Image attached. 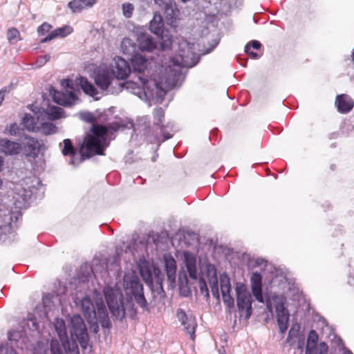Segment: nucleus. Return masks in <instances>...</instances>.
Listing matches in <instances>:
<instances>
[{
    "mask_svg": "<svg viewBox=\"0 0 354 354\" xmlns=\"http://www.w3.org/2000/svg\"><path fill=\"white\" fill-rule=\"evenodd\" d=\"M122 15L126 18L131 17L133 10L134 6L131 3H124L122 5Z\"/></svg>",
    "mask_w": 354,
    "mask_h": 354,
    "instance_id": "f704fd0d",
    "label": "nucleus"
},
{
    "mask_svg": "<svg viewBox=\"0 0 354 354\" xmlns=\"http://www.w3.org/2000/svg\"><path fill=\"white\" fill-rule=\"evenodd\" d=\"M183 259L189 277L192 279H196L197 268L196 256L189 252H184Z\"/></svg>",
    "mask_w": 354,
    "mask_h": 354,
    "instance_id": "dca6fc26",
    "label": "nucleus"
},
{
    "mask_svg": "<svg viewBox=\"0 0 354 354\" xmlns=\"http://www.w3.org/2000/svg\"><path fill=\"white\" fill-rule=\"evenodd\" d=\"M8 339L10 340H15L19 337V333L15 331H9L8 333Z\"/></svg>",
    "mask_w": 354,
    "mask_h": 354,
    "instance_id": "a18cd8bd",
    "label": "nucleus"
},
{
    "mask_svg": "<svg viewBox=\"0 0 354 354\" xmlns=\"http://www.w3.org/2000/svg\"><path fill=\"white\" fill-rule=\"evenodd\" d=\"M297 326V329L296 330H294V327H292L288 333V337H292V336L296 335L297 330H299V326Z\"/></svg>",
    "mask_w": 354,
    "mask_h": 354,
    "instance_id": "de8ad7c7",
    "label": "nucleus"
},
{
    "mask_svg": "<svg viewBox=\"0 0 354 354\" xmlns=\"http://www.w3.org/2000/svg\"><path fill=\"white\" fill-rule=\"evenodd\" d=\"M123 286L127 295L130 297L125 301L121 290L118 287L106 286L103 290L111 315L119 321H122L126 315L131 318L136 315L132 297L140 308L147 309V301L144 295L143 286L137 275L133 273L125 274L123 278Z\"/></svg>",
    "mask_w": 354,
    "mask_h": 354,
    "instance_id": "f03ea898",
    "label": "nucleus"
},
{
    "mask_svg": "<svg viewBox=\"0 0 354 354\" xmlns=\"http://www.w3.org/2000/svg\"><path fill=\"white\" fill-rule=\"evenodd\" d=\"M245 52L249 55L252 59H259L260 57V55L257 53H254L253 52L252 50H251V46L250 44H248L245 47Z\"/></svg>",
    "mask_w": 354,
    "mask_h": 354,
    "instance_id": "a19ab883",
    "label": "nucleus"
},
{
    "mask_svg": "<svg viewBox=\"0 0 354 354\" xmlns=\"http://www.w3.org/2000/svg\"><path fill=\"white\" fill-rule=\"evenodd\" d=\"M51 28L52 26L45 22L38 27L37 32L39 35H44L46 33L48 32Z\"/></svg>",
    "mask_w": 354,
    "mask_h": 354,
    "instance_id": "58836bf2",
    "label": "nucleus"
},
{
    "mask_svg": "<svg viewBox=\"0 0 354 354\" xmlns=\"http://www.w3.org/2000/svg\"><path fill=\"white\" fill-rule=\"evenodd\" d=\"M272 301L275 308L279 331L281 334H283L288 329L290 317L288 310L285 307L286 299L281 295H274L272 297Z\"/></svg>",
    "mask_w": 354,
    "mask_h": 354,
    "instance_id": "423d86ee",
    "label": "nucleus"
},
{
    "mask_svg": "<svg viewBox=\"0 0 354 354\" xmlns=\"http://www.w3.org/2000/svg\"><path fill=\"white\" fill-rule=\"evenodd\" d=\"M121 125L113 122L106 126L93 125L91 133H88L83 142L80 145V153H77L70 139H65L63 141L62 152L64 156H70L69 163L74 166L78 165L86 158H89L94 155H103L104 150L107 147L105 136L117 131Z\"/></svg>",
    "mask_w": 354,
    "mask_h": 354,
    "instance_id": "7ed1b4c3",
    "label": "nucleus"
},
{
    "mask_svg": "<svg viewBox=\"0 0 354 354\" xmlns=\"http://www.w3.org/2000/svg\"><path fill=\"white\" fill-rule=\"evenodd\" d=\"M222 296L224 304H225L229 308H232L234 304V301L233 297L230 295V292L222 293Z\"/></svg>",
    "mask_w": 354,
    "mask_h": 354,
    "instance_id": "e433bc0d",
    "label": "nucleus"
},
{
    "mask_svg": "<svg viewBox=\"0 0 354 354\" xmlns=\"http://www.w3.org/2000/svg\"><path fill=\"white\" fill-rule=\"evenodd\" d=\"M236 304L239 310L243 313L246 319L252 314V296L245 285L238 284L236 287Z\"/></svg>",
    "mask_w": 354,
    "mask_h": 354,
    "instance_id": "0eeeda50",
    "label": "nucleus"
},
{
    "mask_svg": "<svg viewBox=\"0 0 354 354\" xmlns=\"http://www.w3.org/2000/svg\"><path fill=\"white\" fill-rule=\"evenodd\" d=\"M153 129H154V138L158 142H164L172 137V134L170 133L167 130L172 131L173 124L168 122L166 125H163L162 121L165 118V111L162 108L158 107L153 110Z\"/></svg>",
    "mask_w": 354,
    "mask_h": 354,
    "instance_id": "39448f33",
    "label": "nucleus"
},
{
    "mask_svg": "<svg viewBox=\"0 0 354 354\" xmlns=\"http://www.w3.org/2000/svg\"><path fill=\"white\" fill-rule=\"evenodd\" d=\"M71 333L76 336L80 345L84 347L88 341L87 329L84 320L79 315L71 318Z\"/></svg>",
    "mask_w": 354,
    "mask_h": 354,
    "instance_id": "6e6552de",
    "label": "nucleus"
},
{
    "mask_svg": "<svg viewBox=\"0 0 354 354\" xmlns=\"http://www.w3.org/2000/svg\"><path fill=\"white\" fill-rule=\"evenodd\" d=\"M155 3L158 5L159 7L162 8L165 10V14L167 17L169 16L171 19L175 18L176 17V12L178 10L174 9L173 7V3L171 0L165 1V0H153Z\"/></svg>",
    "mask_w": 354,
    "mask_h": 354,
    "instance_id": "bb28decb",
    "label": "nucleus"
},
{
    "mask_svg": "<svg viewBox=\"0 0 354 354\" xmlns=\"http://www.w3.org/2000/svg\"><path fill=\"white\" fill-rule=\"evenodd\" d=\"M349 354H353V353H351V352H349Z\"/></svg>",
    "mask_w": 354,
    "mask_h": 354,
    "instance_id": "13d9d810",
    "label": "nucleus"
},
{
    "mask_svg": "<svg viewBox=\"0 0 354 354\" xmlns=\"http://www.w3.org/2000/svg\"><path fill=\"white\" fill-rule=\"evenodd\" d=\"M163 26L162 16L160 14H154L152 20L150 21V30L157 35H161L164 33Z\"/></svg>",
    "mask_w": 354,
    "mask_h": 354,
    "instance_id": "b1692460",
    "label": "nucleus"
},
{
    "mask_svg": "<svg viewBox=\"0 0 354 354\" xmlns=\"http://www.w3.org/2000/svg\"><path fill=\"white\" fill-rule=\"evenodd\" d=\"M44 118L40 120L38 132H41L44 135H50L56 133V126L50 122H44Z\"/></svg>",
    "mask_w": 354,
    "mask_h": 354,
    "instance_id": "c85d7f7f",
    "label": "nucleus"
},
{
    "mask_svg": "<svg viewBox=\"0 0 354 354\" xmlns=\"http://www.w3.org/2000/svg\"><path fill=\"white\" fill-rule=\"evenodd\" d=\"M71 32V28L70 26H64L61 28H58L53 31H52L46 37L43 38L41 40V43H46L49 41L56 37H64L66 35H69Z\"/></svg>",
    "mask_w": 354,
    "mask_h": 354,
    "instance_id": "a878e982",
    "label": "nucleus"
},
{
    "mask_svg": "<svg viewBox=\"0 0 354 354\" xmlns=\"http://www.w3.org/2000/svg\"><path fill=\"white\" fill-rule=\"evenodd\" d=\"M6 92H8V91H7V88H2V89L0 91V105L1 104L2 101L3 100V98H4V93H5Z\"/></svg>",
    "mask_w": 354,
    "mask_h": 354,
    "instance_id": "09e8293b",
    "label": "nucleus"
},
{
    "mask_svg": "<svg viewBox=\"0 0 354 354\" xmlns=\"http://www.w3.org/2000/svg\"><path fill=\"white\" fill-rule=\"evenodd\" d=\"M3 161L2 157L0 156V171L2 170Z\"/></svg>",
    "mask_w": 354,
    "mask_h": 354,
    "instance_id": "603ef678",
    "label": "nucleus"
},
{
    "mask_svg": "<svg viewBox=\"0 0 354 354\" xmlns=\"http://www.w3.org/2000/svg\"><path fill=\"white\" fill-rule=\"evenodd\" d=\"M75 82L86 95L94 97L95 100H98V97H97V95H98V91L92 83L88 81L86 77H77L75 80Z\"/></svg>",
    "mask_w": 354,
    "mask_h": 354,
    "instance_id": "a211bd4d",
    "label": "nucleus"
},
{
    "mask_svg": "<svg viewBox=\"0 0 354 354\" xmlns=\"http://www.w3.org/2000/svg\"><path fill=\"white\" fill-rule=\"evenodd\" d=\"M319 354H327L328 353V346L326 343L322 342L319 345Z\"/></svg>",
    "mask_w": 354,
    "mask_h": 354,
    "instance_id": "c03bdc74",
    "label": "nucleus"
},
{
    "mask_svg": "<svg viewBox=\"0 0 354 354\" xmlns=\"http://www.w3.org/2000/svg\"><path fill=\"white\" fill-rule=\"evenodd\" d=\"M163 260L168 280L171 282L175 281L176 276V263L175 259L171 254H165Z\"/></svg>",
    "mask_w": 354,
    "mask_h": 354,
    "instance_id": "6ab92c4d",
    "label": "nucleus"
},
{
    "mask_svg": "<svg viewBox=\"0 0 354 354\" xmlns=\"http://www.w3.org/2000/svg\"><path fill=\"white\" fill-rule=\"evenodd\" d=\"M113 73L105 66H100L94 71V80L102 90H106L114 80Z\"/></svg>",
    "mask_w": 354,
    "mask_h": 354,
    "instance_id": "9d476101",
    "label": "nucleus"
},
{
    "mask_svg": "<svg viewBox=\"0 0 354 354\" xmlns=\"http://www.w3.org/2000/svg\"><path fill=\"white\" fill-rule=\"evenodd\" d=\"M183 46L185 48L180 49L178 57L174 59V62L181 67L191 68L196 64L192 59L194 56V53L191 50L189 44L186 41L180 44V48Z\"/></svg>",
    "mask_w": 354,
    "mask_h": 354,
    "instance_id": "f8f14e48",
    "label": "nucleus"
},
{
    "mask_svg": "<svg viewBox=\"0 0 354 354\" xmlns=\"http://www.w3.org/2000/svg\"><path fill=\"white\" fill-rule=\"evenodd\" d=\"M82 118L84 120L88 122H93L95 120L94 115L88 112L82 114Z\"/></svg>",
    "mask_w": 354,
    "mask_h": 354,
    "instance_id": "37998d69",
    "label": "nucleus"
},
{
    "mask_svg": "<svg viewBox=\"0 0 354 354\" xmlns=\"http://www.w3.org/2000/svg\"><path fill=\"white\" fill-rule=\"evenodd\" d=\"M26 139L28 140L26 143L24 148L26 153V156L35 158L39 150L40 144L39 141L33 138L26 136Z\"/></svg>",
    "mask_w": 354,
    "mask_h": 354,
    "instance_id": "5701e85b",
    "label": "nucleus"
},
{
    "mask_svg": "<svg viewBox=\"0 0 354 354\" xmlns=\"http://www.w3.org/2000/svg\"><path fill=\"white\" fill-rule=\"evenodd\" d=\"M50 57L49 55H41L37 58L35 65L37 67L43 66L48 61H49Z\"/></svg>",
    "mask_w": 354,
    "mask_h": 354,
    "instance_id": "ea45409f",
    "label": "nucleus"
},
{
    "mask_svg": "<svg viewBox=\"0 0 354 354\" xmlns=\"http://www.w3.org/2000/svg\"><path fill=\"white\" fill-rule=\"evenodd\" d=\"M138 42L141 50L152 51L156 47L152 37L148 34H140L138 37Z\"/></svg>",
    "mask_w": 354,
    "mask_h": 354,
    "instance_id": "412c9836",
    "label": "nucleus"
},
{
    "mask_svg": "<svg viewBox=\"0 0 354 354\" xmlns=\"http://www.w3.org/2000/svg\"><path fill=\"white\" fill-rule=\"evenodd\" d=\"M133 71L131 73V80L120 83V88L125 87L133 93L145 95L146 97H153L159 91L175 86L180 75V71L166 68L167 77L158 80L155 77H149V61L141 55L136 54L131 58Z\"/></svg>",
    "mask_w": 354,
    "mask_h": 354,
    "instance_id": "f257e3e1",
    "label": "nucleus"
},
{
    "mask_svg": "<svg viewBox=\"0 0 354 354\" xmlns=\"http://www.w3.org/2000/svg\"><path fill=\"white\" fill-rule=\"evenodd\" d=\"M153 136H154V132L153 133ZM151 142H153V140H151ZM153 142H158V141H156L155 140V138L153 137Z\"/></svg>",
    "mask_w": 354,
    "mask_h": 354,
    "instance_id": "5fc2aeb1",
    "label": "nucleus"
},
{
    "mask_svg": "<svg viewBox=\"0 0 354 354\" xmlns=\"http://www.w3.org/2000/svg\"><path fill=\"white\" fill-rule=\"evenodd\" d=\"M19 133V128L17 124L14 123L10 126L9 133L12 136H16Z\"/></svg>",
    "mask_w": 354,
    "mask_h": 354,
    "instance_id": "79ce46f5",
    "label": "nucleus"
},
{
    "mask_svg": "<svg viewBox=\"0 0 354 354\" xmlns=\"http://www.w3.org/2000/svg\"><path fill=\"white\" fill-rule=\"evenodd\" d=\"M318 336L315 330L309 333L306 346V354H316L315 350L317 344Z\"/></svg>",
    "mask_w": 354,
    "mask_h": 354,
    "instance_id": "cd10ccee",
    "label": "nucleus"
},
{
    "mask_svg": "<svg viewBox=\"0 0 354 354\" xmlns=\"http://www.w3.org/2000/svg\"><path fill=\"white\" fill-rule=\"evenodd\" d=\"M199 288L202 294L205 297H209V290L205 280L203 278L199 279Z\"/></svg>",
    "mask_w": 354,
    "mask_h": 354,
    "instance_id": "4c0bfd02",
    "label": "nucleus"
},
{
    "mask_svg": "<svg viewBox=\"0 0 354 354\" xmlns=\"http://www.w3.org/2000/svg\"><path fill=\"white\" fill-rule=\"evenodd\" d=\"M71 81L65 80L62 82V86L66 88L64 91L55 92L53 99L55 102L63 106H71L76 100V96L71 86Z\"/></svg>",
    "mask_w": 354,
    "mask_h": 354,
    "instance_id": "1a4fd4ad",
    "label": "nucleus"
},
{
    "mask_svg": "<svg viewBox=\"0 0 354 354\" xmlns=\"http://www.w3.org/2000/svg\"><path fill=\"white\" fill-rule=\"evenodd\" d=\"M337 111L341 113H347L354 106L353 100L346 94L338 95L335 102Z\"/></svg>",
    "mask_w": 354,
    "mask_h": 354,
    "instance_id": "4468645a",
    "label": "nucleus"
},
{
    "mask_svg": "<svg viewBox=\"0 0 354 354\" xmlns=\"http://www.w3.org/2000/svg\"><path fill=\"white\" fill-rule=\"evenodd\" d=\"M221 282V293H227L231 291V285L230 281V278L225 274H223L220 277Z\"/></svg>",
    "mask_w": 354,
    "mask_h": 354,
    "instance_id": "473e14b6",
    "label": "nucleus"
},
{
    "mask_svg": "<svg viewBox=\"0 0 354 354\" xmlns=\"http://www.w3.org/2000/svg\"><path fill=\"white\" fill-rule=\"evenodd\" d=\"M112 73L117 80H125L131 76V71L128 62L120 57H115L113 59Z\"/></svg>",
    "mask_w": 354,
    "mask_h": 354,
    "instance_id": "ddd939ff",
    "label": "nucleus"
},
{
    "mask_svg": "<svg viewBox=\"0 0 354 354\" xmlns=\"http://www.w3.org/2000/svg\"><path fill=\"white\" fill-rule=\"evenodd\" d=\"M81 306L83 314L88 322H92L97 320L102 328H111L112 324L102 301L100 303H97V310H95L93 303L88 297H85L82 299Z\"/></svg>",
    "mask_w": 354,
    "mask_h": 354,
    "instance_id": "20e7f679",
    "label": "nucleus"
},
{
    "mask_svg": "<svg viewBox=\"0 0 354 354\" xmlns=\"http://www.w3.org/2000/svg\"><path fill=\"white\" fill-rule=\"evenodd\" d=\"M55 328L61 341L67 339L66 328L65 322L62 319H56L55 322Z\"/></svg>",
    "mask_w": 354,
    "mask_h": 354,
    "instance_id": "c756f323",
    "label": "nucleus"
},
{
    "mask_svg": "<svg viewBox=\"0 0 354 354\" xmlns=\"http://www.w3.org/2000/svg\"><path fill=\"white\" fill-rule=\"evenodd\" d=\"M252 291L255 299L261 303L263 302L262 295V277L261 274L254 272L250 278Z\"/></svg>",
    "mask_w": 354,
    "mask_h": 354,
    "instance_id": "2eb2a0df",
    "label": "nucleus"
},
{
    "mask_svg": "<svg viewBox=\"0 0 354 354\" xmlns=\"http://www.w3.org/2000/svg\"><path fill=\"white\" fill-rule=\"evenodd\" d=\"M267 308H268V309L269 310H272L271 304H269L268 303H267Z\"/></svg>",
    "mask_w": 354,
    "mask_h": 354,
    "instance_id": "864d4df0",
    "label": "nucleus"
},
{
    "mask_svg": "<svg viewBox=\"0 0 354 354\" xmlns=\"http://www.w3.org/2000/svg\"><path fill=\"white\" fill-rule=\"evenodd\" d=\"M251 46V49H259L261 47V43L259 41L253 40L249 43Z\"/></svg>",
    "mask_w": 354,
    "mask_h": 354,
    "instance_id": "49530a36",
    "label": "nucleus"
},
{
    "mask_svg": "<svg viewBox=\"0 0 354 354\" xmlns=\"http://www.w3.org/2000/svg\"><path fill=\"white\" fill-rule=\"evenodd\" d=\"M120 48L122 53L128 55H132L136 50L135 44L129 38L123 39L121 42Z\"/></svg>",
    "mask_w": 354,
    "mask_h": 354,
    "instance_id": "7c9ffc66",
    "label": "nucleus"
},
{
    "mask_svg": "<svg viewBox=\"0 0 354 354\" xmlns=\"http://www.w3.org/2000/svg\"><path fill=\"white\" fill-rule=\"evenodd\" d=\"M265 262H266V261H265L263 259H257V261H256V263H257V265H259V266L262 265V264H263V263H264Z\"/></svg>",
    "mask_w": 354,
    "mask_h": 354,
    "instance_id": "8fccbe9b",
    "label": "nucleus"
},
{
    "mask_svg": "<svg viewBox=\"0 0 354 354\" xmlns=\"http://www.w3.org/2000/svg\"><path fill=\"white\" fill-rule=\"evenodd\" d=\"M63 109L56 106H50L46 111L40 113L41 118H46L50 120H55L62 117Z\"/></svg>",
    "mask_w": 354,
    "mask_h": 354,
    "instance_id": "393cba45",
    "label": "nucleus"
},
{
    "mask_svg": "<svg viewBox=\"0 0 354 354\" xmlns=\"http://www.w3.org/2000/svg\"><path fill=\"white\" fill-rule=\"evenodd\" d=\"M41 118L40 114L35 118L30 114L26 113L22 119V124L28 131L38 132Z\"/></svg>",
    "mask_w": 354,
    "mask_h": 354,
    "instance_id": "aec40b11",
    "label": "nucleus"
},
{
    "mask_svg": "<svg viewBox=\"0 0 354 354\" xmlns=\"http://www.w3.org/2000/svg\"><path fill=\"white\" fill-rule=\"evenodd\" d=\"M176 316L179 322L184 326L185 330L190 335L192 339L194 340L195 338V330L197 327L195 317L191 313H187L181 308L177 310Z\"/></svg>",
    "mask_w": 354,
    "mask_h": 354,
    "instance_id": "9b49d317",
    "label": "nucleus"
},
{
    "mask_svg": "<svg viewBox=\"0 0 354 354\" xmlns=\"http://www.w3.org/2000/svg\"><path fill=\"white\" fill-rule=\"evenodd\" d=\"M351 61H352L353 66V68H354V47H353V49L352 50V53H351Z\"/></svg>",
    "mask_w": 354,
    "mask_h": 354,
    "instance_id": "3c124183",
    "label": "nucleus"
},
{
    "mask_svg": "<svg viewBox=\"0 0 354 354\" xmlns=\"http://www.w3.org/2000/svg\"><path fill=\"white\" fill-rule=\"evenodd\" d=\"M149 278L150 279H151V274H149Z\"/></svg>",
    "mask_w": 354,
    "mask_h": 354,
    "instance_id": "6e6d98bb",
    "label": "nucleus"
},
{
    "mask_svg": "<svg viewBox=\"0 0 354 354\" xmlns=\"http://www.w3.org/2000/svg\"><path fill=\"white\" fill-rule=\"evenodd\" d=\"M209 283L211 287L212 295L216 298H218L219 297V292H218V280H217L216 272L215 270L213 271V275L209 279Z\"/></svg>",
    "mask_w": 354,
    "mask_h": 354,
    "instance_id": "2f4dec72",
    "label": "nucleus"
},
{
    "mask_svg": "<svg viewBox=\"0 0 354 354\" xmlns=\"http://www.w3.org/2000/svg\"><path fill=\"white\" fill-rule=\"evenodd\" d=\"M97 0H73L68 3V7L73 12H80L84 9L93 6Z\"/></svg>",
    "mask_w": 354,
    "mask_h": 354,
    "instance_id": "4be33fe9",
    "label": "nucleus"
},
{
    "mask_svg": "<svg viewBox=\"0 0 354 354\" xmlns=\"http://www.w3.org/2000/svg\"><path fill=\"white\" fill-rule=\"evenodd\" d=\"M161 37L160 46L162 50L169 49L172 45V36L165 34L160 35Z\"/></svg>",
    "mask_w": 354,
    "mask_h": 354,
    "instance_id": "72a5a7b5",
    "label": "nucleus"
},
{
    "mask_svg": "<svg viewBox=\"0 0 354 354\" xmlns=\"http://www.w3.org/2000/svg\"><path fill=\"white\" fill-rule=\"evenodd\" d=\"M21 146L19 142L10 141L6 138L0 140V150L6 155L18 154Z\"/></svg>",
    "mask_w": 354,
    "mask_h": 354,
    "instance_id": "f3484780",
    "label": "nucleus"
},
{
    "mask_svg": "<svg viewBox=\"0 0 354 354\" xmlns=\"http://www.w3.org/2000/svg\"><path fill=\"white\" fill-rule=\"evenodd\" d=\"M20 37L19 32L16 28H12L8 29L7 37L10 44H14V40Z\"/></svg>",
    "mask_w": 354,
    "mask_h": 354,
    "instance_id": "c9c22d12",
    "label": "nucleus"
},
{
    "mask_svg": "<svg viewBox=\"0 0 354 354\" xmlns=\"http://www.w3.org/2000/svg\"><path fill=\"white\" fill-rule=\"evenodd\" d=\"M92 270H93V274H95V269L92 268Z\"/></svg>",
    "mask_w": 354,
    "mask_h": 354,
    "instance_id": "4d7b16f0",
    "label": "nucleus"
}]
</instances>
